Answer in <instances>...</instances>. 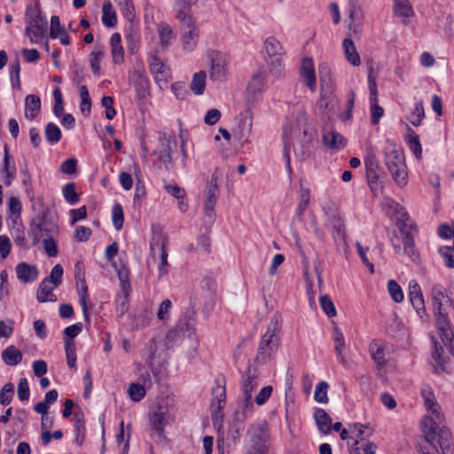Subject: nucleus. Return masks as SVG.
Returning <instances> with one entry per match:
<instances>
[{"label": "nucleus", "mask_w": 454, "mask_h": 454, "mask_svg": "<svg viewBox=\"0 0 454 454\" xmlns=\"http://www.w3.org/2000/svg\"><path fill=\"white\" fill-rule=\"evenodd\" d=\"M420 430L426 443L436 453L440 452V448L442 454H454V440L448 427L439 426L431 417H425L420 422Z\"/></svg>", "instance_id": "f257e3e1"}, {"label": "nucleus", "mask_w": 454, "mask_h": 454, "mask_svg": "<svg viewBox=\"0 0 454 454\" xmlns=\"http://www.w3.org/2000/svg\"><path fill=\"white\" fill-rule=\"evenodd\" d=\"M383 154L385 165L395 183L399 187H404L408 184V170L403 149L393 140L387 139Z\"/></svg>", "instance_id": "f03ea898"}, {"label": "nucleus", "mask_w": 454, "mask_h": 454, "mask_svg": "<svg viewBox=\"0 0 454 454\" xmlns=\"http://www.w3.org/2000/svg\"><path fill=\"white\" fill-rule=\"evenodd\" d=\"M279 329V317L278 315H274L270 319L267 331L261 338L256 356V360L258 362L265 364L278 350L280 340L277 333Z\"/></svg>", "instance_id": "7ed1b4c3"}, {"label": "nucleus", "mask_w": 454, "mask_h": 454, "mask_svg": "<svg viewBox=\"0 0 454 454\" xmlns=\"http://www.w3.org/2000/svg\"><path fill=\"white\" fill-rule=\"evenodd\" d=\"M176 19L182 23L181 44L182 49L185 52L193 51L199 42L200 29L192 17L188 15L184 11H178Z\"/></svg>", "instance_id": "20e7f679"}, {"label": "nucleus", "mask_w": 454, "mask_h": 454, "mask_svg": "<svg viewBox=\"0 0 454 454\" xmlns=\"http://www.w3.org/2000/svg\"><path fill=\"white\" fill-rule=\"evenodd\" d=\"M59 231L58 223L49 216V210H43L32 219L28 236L34 245L37 244L43 236H54Z\"/></svg>", "instance_id": "39448f33"}, {"label": "nucleus", "mask_w": 454, "mask_h": 454, "mask_svg": "<svg viewBox=\"0 0 454 454\" xmlns=\"http://www.w3.org/2000/svg\"><path fill=\"white\" fill-rule=\"evenodd\" d=\"M258 385V373L256 370L254 368L248 367L242 375L241 382L242 401L240 403V407L245 416L251 412L254 408L252 393Z\"/></svg>", "instance_id": "423d86ee"}, {"label": "nucleus", "mask_w": 454, "mask_h": 454, "mask_svg": "<svg viewBox=\"0 0 454 454\" xmlns=\"http://www.w3.org/2000/svg\"><path fill=\"white\" fill-rule=\"evenodd\" d=\"M345 12L347 14L345 24L348 29V35L355 39H359L364 29V16L361 6L358 4V0H348Z\"/></svg>", "instance_id": "0eeeda50"}, {"label": "nucleus", "mask_w": 454, "mask_h": 454, "mask_svg": "<svg viewBox=\"0 0 454 454\" xmlns=\"http://www.w3.org/2000/svg\"><path fill=\"white\" fill-rule=\"evenodd\" d=\"M218 175L217 169L212 174L211 179L208 181L205 189V200H204V223L211 226L215 219V205L218 199Z\"/></svg>", "instance_id": "6e6552de"}, {"label": "nucleus", "mask_w": 454, "mask_h": 454, "mask_svg": "<svg viewBox=\"0 0 454 454\" xmlns=\"http://www.w3.org/2000/svg\"><path fill=\"white\" fill-rule=\"evenodd\" d=\"M395 221H396V224L401 233L403 235V253L409 255L411 261L416 262L419 258V255L415 249V243L413 239L414 225L412 221L409 217L407 212L405 213V216H398V218H396Z\"/></svg>", "instance_id": "1a4fd4ad"}, {"label": "nucleus", "mask_w": 454, "mask_h": 454, "mask_svg": "<svg viewBox=\"0 0 454 454\" xmlns=\"http://www.w3.org/2000/svg\"><path fill=\"white\" fill-rule=\"evenodd\" d=\"M264 49L268 55L266 61L269 65L270 72L276 76H280L283 69V50L281 43L275 37L270 36L264 42Z\"/></svg>", "instance_id": "9d476101"}, {"label": "nucleus", "mask_w": 454, "mask_h": 454, "mask_svg": "<svg viewBox=\"0 0 454 454\" xmlns=\"http://www.w3.org/2000/svg\"><path fill=\"white\" fill-rule=\"evenodd\" d=\"M207 58L210 61L209 78L212 81L222 82L226 79L229 59L226 53L219 51H209Z\"/></svg>", "instance_id": "9b49d317"}, {"label": "nucleus", "mask_w": 454, "mask_h": 454, "mask_svg": "<svg viewBox=\"0 0 454 454\" xmlns=\"http://www.w3.org/2000/svg\"><path fill=\"white\" fill-rule=\"evenodd\" d=\"M249 446L270 448V431L266 422L252 424L247 429Z\"/></svg>", "instance_id": "f8f14e48"}, {"label": "nucleus", "mask_w": 454, "mask_h": 454, "mask_svg": "<svg viewBox=\"0 0 454 454\" xmlns=\"http://www.w3.org/2000/svg\"><path fill=\"white\" fill-rule=\"evenodd\" d=\"M171 420V416L168 412L167 405L159 403L149 413L150 426L154 430L160 438L163 437L164 428Z\"/></svg>", "instance_id": "ddd939ff"}, {"label": "nucleus", "mask_w": 454, "mask_h": 454, "mask_svg": "<svg viewBox=\"0 0 454 454\" xmlns=\"http://www.w3.org/2000/svg\"><path fill=\"white\" fill-rule=\"evenodd\" d=\"M372 73V68H371L368 74V83L370 91L371 121L373 125H376L382 117L384 109L378 104V87L376 78L373 76Z\"/></svg>", "instance_id": "4468645a"}, {"label": "nucleus", "mask_w": 454, "mask_h": 454, "mask_svg": "<svg viewBox=\"0 0 454 454\" xmlns=\"http://www.w3.org/2000/svg\"><path fill=\"white\" fill-rule=\"evenodd\" d=\"M226 392L224 383L221 384L219 380H215V387L212 389L211 416L213 419H218L223 417L222 410L225 405Z\"/></svg>", "instance_id": "2eb2a0df"}, {"label": "nucleus", "mask_w": 454, "mask_h": 454, "mask_svg": "<svg viewBox=\"0 0 454 454\" xmlns=\"http://www.w3.org/2000/svg\"><path fill=\"white\" fill-rule=\"evenodd\" d=\"M409 296L413 308L422 318L427 315L424 297L419 283L412 279L409 282Z\"/></svg>", "instance_id": "dca6fc26"}, {"label": "nucleus", "mask_w": 454, "mask_h": 454, "mask_svg": "<svg viewBox=\"0 0 454 454\" xmlns=\"http://www.w3.org/2000/svg\"><path fill=\"white\" fill-rule=\"evenodd\" d=\"M149 67L154 80L159 83L160 87L167 84L169 76V70L165 64L155 55L149 58Z\"/></svg>", "instance_id": "f3484780"}, {"label": "nucleus", "mask_w": 454, "mask_h": 454, "mask_svg": "<svg viewBox=\"0 0 454 454\" xmlns=\"http://www.w3.org/2000/svg\"><path fill=\"white\" fill-rule=\"evenodd\" d=\"M266 86V76L262 73H257L253 75L248 82L247 92L249 101H254L262 95Z\"/></svg>", "instance_id": "a211bd4d"}, {"label": "nucleus", "mask_w": 454, "mask_h": 454, "mask_svg": "<svg viewBox=\"0 0 454 454\" xmlns=\"http://www.w3.org/2000/svg\"><path fill=\"white\" fill-rule=\"evenodd\" d=\"M364 160L368 179H378L380 167L376 156L375 149L372 145L367 146Z\"/></svg>", "instance_id": "6ab92c4d"}, {"label": "nucleus", "mask_w": 454, "mask_h": 454, "mask_svg": "<svg viewBox=\"0 0 454 454\" xmlns=\"http://www.w3.org/2000/svg\"><path fill=\"white\" fill-rule=\"evenodd\" d=\"M15 271L18 279L22 283H33L39 275L37 267L27 262L18 263Z\"/></svg>", "instance_id": "aec40b11"}, {"label": "nucleus", "mask_w": 454, "mask_h": 454, "mask_svg": "<svg viewBox=\"0 0 454 454\" xmlns=\"http://www.w3.org/2000/svg\"><path fill=\"white\" fill-rule=\"evenodd\" d=\"M435 317V326L438 330L440 337L442 342H446L450 340V336H452V331L450 329V324L448 319L447 314L443 313L442 309L434 310Z\"/></svg>", "instance_id": "412c9836"}, {"label": "nucleus", "mask_w": 454, "mask_h": 454, "mask_svg": "<svg viewBox=\"0 0 454 454\" xmlns=\"http://www.w3.org/2000/svg\"><path fill=\"white\" fill-rule=\"evenodd\" d=\"M301 74L305 79L306 84L310 91L315 92L317 89V81L314 62L311 58L303 59L301 67Z\"/></svg>", "instance_id": "4be33fe9"}, {"label": "nucleus", "mask_w": 454, "mask_h": 454, "mask_svg": "<svg viewBox=\"0 0 454 454\" xmlns=\"http://www.w3.org/2000/svg\"><path fill=\"white\" fill-rule=\"evenodd\" d=\"M157 34L159 43L162 49L169 47L176 36L171 26L165 22H160L157 25Z\"/></svg>", "instance_id": "5701e85b"}, {"label": "nucleus", "mask_w": 454, "mask_h": 454, "mask_svg": "<svg viewBox=\"0 0 454 454\" xmlns=\"http://www.w3.org/2000/svg\"><path fill=\"white\" fill-rule=\"evenodd\" d=\"M354 37L349 35L343 40L342 48L346 60L354 67H358L361 64V59L357 52L356 47L354 43Z\"/></svg>", "instance_id": "b1692460"}, {"label": "nucleus", "mask_w": 454, "mask_h": 454, "mask_svg": "<svg viewBox=\"0 0 454 454\" xmlns=\"http://www.w3.org/2000/svg\"><path fill=\"white\" fill-rule=\"evenodd\" d=\"M54 284H51L50 281L43 279L39 284L36 299L39 302H55L57 301V296L52 293V291L57 288Z\"/></svg>", "instance_id": "393cba45"}, {"label": "nucleus", "mask_w": 454, "mask_h": 454, "mask_svg": "<svg viewBox=\"0 0 454 454\" xmlns=\"http://www.w3.org/2000/svg\"><path fill=\"white\" fill-rule=\"evenodd\" d=\"M442 347L438 342L434 341V349L432 351L431 357L433 372L435 374H441L445 372V365L448 363V358L442 356Z\"/></svg>", "instance_id": "a878e982"}, {"label": "nucleus", "mask_w": 454, "mask_h": 454, "mask_svg": "<svg viewBox=\"0 0 454 454\" xmlns=\"http://www.w3.org/2000/svg\"><path fill=\"white\" fill-rule=\"evenodd\" d=\"M323 143L325 146L333 150H341L347 145V140L337 131H328L323 136Z\"/></svg>", "instance_id": "bb28decb"}, {"label": "nucleus", "mask_w": 454, "mask_h": 454, "mask_svg": "<svg viewBox=\"0 0 454 454\" xmlns=\"http://www.w3.org/2000/svg\"><path fill=\"white\" fill-rule=\"evenodd\" d=\"M120 280L122 286V293L118 294L116 297V313L118 317H122L129 309V292L127 286H129V283H126L121 274L120 273Z\"/></svg>", "instance_id": "cd10ccee"}, {"label": "nucleus", "mask_w": 454, "mask_h": 454, "mask_svg": "<svg viewBox=\"0 0 454 454\" xmlns=\"http://www.w3.org/2000/svg\"><path fill=\"white\" fill-rule=\"evenodd\" d=\"M110 44L114 63L121 64L124 61V50L121 45V37L119 33L112 35Z\"/></svg>", "instance_id": "c85d7f7f"}, {"label": "nucleus", "mask_w": 454, "mask_h": 454, "mask_svg": "<svg viewBox=\"0 0 454 454\" xmlns=\"http://www.w3.org/2000/svg\"><path fill=\"white\" fill-rule=\"evenodd\" d=\"M382 207L386 214L395 220L398 216H405L406 211L401 205L393 199L387 197L383 199Z\"/></svg>", "instance_id": "c756f323"}, {"label": "nucleus", "mask_w": 454, "mask_h": 454, "mask_svg": "<svg viewBox=\"0 0 454 454\" xmlns=\"http://www.w3.org/2000/svg\"><path fill=\"white\" fill-rule=\"evenodd\" d=\"M333 340L334 342V349L336 352L337 359L340 364H345L347 363V359L344 356L346 343L344 335L338 327L333 329Z\"/></svg>", "instance_id": "7c9ffc66"}, {"label": "nucleus", "mask_w": 454, "mask_h": 454, "mask_svg": "<svg viewBox=\"0 0 454 454\" xmlns=\"http://www.w3.org/2000/svg\"><path fill=\"white\" fill-rule=\"evenodd\" d=\"M41 109V99L35 95H27L25 98V116L28 120L35 119Z\"/></svg>", "instance_id": "2f4dec72"}, {"label": "nucleus", "mask_w": 454, "mask_h": 454, "mask_svg": "<svg viewBox=\"0 0 454 454\" xmlns=\"http://www.w3.org/2000/svg\"><path fill=\"white\" fill-rule=\"evenodd\" d=\"M393 12L395 16L404 20L414 16V11L409 0H393Z\"/></svg>", "instance_id": "473e14b6"}, {"label": "nucleus", "mask_w": 454, "mask_h": 454, "mask_svg": "<svg viewBox=\"0 0 454 454\" xmlns=\"http://www.w3.org/2000/svg\"><path fill=\"white\" fill-rule=\"evenodd\" d=\"M314 418L321 433L327 434L331 432L332 419L324 409H317L314 412Z\"/></svg>", "instance_id": "72a5a7b5"}, {"label": "nucleus", "mask_w": 454, "mask_h": 454, "mask_svg": "<svg viewBox=\"0 0 454 454\" xmlns=\"http://www.w3.org/2000/svg\"><path fill=\"white\" fill-rule=\"evenodd\" d=\"M449 297L447 290L444 286L441 284H435L431 288V300L433 305V310L442 309V301L444 298Z\"/></svg>", "instance_id": "f704fd0d"}, {"label": "nucleus", "mask_w": 454, "mask_h": 454, "mask_svg": "<svg viewBox=\"0 0 454 454\" xmlns=\"http://www.w3.org/2000/svg\"><path fill=\"white\" fill-rule=\"evenodd\" d=\"M3 361L9 366H15L22 360V353L14 345L8 346L2 352Z\"/></svg>", "instance_id": "c9c22d12"}, {"label": "nucleus", "mask_w": 454, "mask_h": 454, "mask_svg": "<svg viewBox=\"0 0 454 454\" xmlns=\"http://www.w3.org/2000/svg\"><path fill=\"white\" fill-rule=\"evenodd\" d=\"M300 196L297 207L295 209V215L301 218L304 211L308 208L310 203V191L309 188L304 187L301 184H300Z\"/></svg>", "instance_id": "e433bc0d"}, {"label": "nucleus", "mask_w": 454, "mask_h": 454, "mask_svg": "<svg viewBox=\"0 0 454 454\" xmlns=\"http://www.w3.org/2000/svg\"><path fill=\"white\" fill-rule=\"evenodd\" d=\"M155 247H159L160 251V264L158 266L159 278L165 276L168 271V253L165 248L164 241L160 243L154 244L153 241L151 242V251H154Z\"/></svg>", "instance_id": "4c0bfd02"}, {"label": "nucleus", "mask_w": 454, "mask_h": 454, "mask_svg": "<svg viewBox=\"0 0 454 454\" xmlns=\"http://www.w3.org/2000/svg\"><path fill=\"white\" fill-rule=\"evenodd\" d=\"M47 25H30L26 27V35L32 43H39L44 38Z\"/></svg>", "instance_id": "58836bf2"}, {"label": "nucleus", "mask_w": 454, "mask_h": 454, "mask_svg": "<svg viewBox=\"0 0 454 454\" xmlns=\"http://www.w3.org/2000/svg\"><path fill=\"white\" fill-rule=\"evenodd\" d=\"M102 12L103 24L107 27H114L117 23V16L110 1H106L103 4Z\"/></svg>", "instance_id": "ea45409f"}, {"label": "nucleus", "mask_w": 454, "mask_h": 454, "mask_svg": "<svg viewBox=\"0 0 454 454\" xmlns=\"http://www.w3.org/2000/svg\"><path fill=\"white\" fill-rule=\"evenodd\" d=\"M369 351L372 358L379 366L385 364V351L380 341L372 340L369 346Z\"/></svg>", "instance_id": "a19ab883"}, {"label": "nucleus", "mask_w": 454, "mask_h": 454, "mask_svg": "<svg viewBox=\"0 0 454 454\" xmlns=\"http://www.w3.org/2000/svg\"><path fill=\"white\" fill-rule=\"evenodd\" d=\"M27 26L30 25H47V20L42 17L39 9L33 6H27L26 10Z\"/></svg>", "instance_id": "79ce46f5"}, {"label": "nucleus", "mask_w": 454, "mask_h": 454, "mask_svg": "<svg viewBox=\"0 0 454 454\" xmlns=\"http://www.w3.org/2000/svg\"><path fill=\"white\" fill-rule=\"evenodd\" d=\"M206 72L200 71L195 73L191 82V90L196 95H202L206 86Z\"/></svg>", "instance_id": "37998d69"}, {"label": "nucleus", "mask_w": 454, "mask_h": 454, "mask_svg": "<svg viewBox=\"0 0 454 454\" xmlns=\"http://www.w3.org/2000/svg\"><path fill=\"white\" fill-rule=\"evenodd\" d=\"M81 97L80 110L83 116H89L91 109V99L89 90L85 85H82L79 89Z\"/></svg>", "instance_id": "c03bdc74"}, {"label": "nucleus", "mask_w": 454, "mask_h": 454, "mask_svg": "<svg viewBox=\"0 0 454 454\" xmlns=\"http://www.w3.org/2000/svg\"><path fill=\"white\" fill-rule=\"evenodd\" d=\"M422 396L427 409L428 411H431L433 414H436V417L438 418L439 405L435 401V397L433 391L430 388H424L422 389Z\"/></svg>", "instance_id": "a18cd8bd"}, {"label": "nucleus", "mask_w": 454, "mask_h": 454, "mask_svg": "<svg viewBox=\"0 0 454 454\" xmlns=\"http://www.w3.org/2000/svg\"><path fill=\"white\" fill-rule=\"evenodd\" d=\"M64 346L67 365L70 368H74L76 363V348L74 340H65Z\"/></svg>", "instance_id": "49530a36"}, {"label": "nucleus", "mask_w": 454, "mask_h": 454, "mask_svg": "<svg viewBox=\"0 0 454 454\" xmlns=\"http://www.w3.org/2000/svg\"><path fill=\"white\" fill-rule=\"evenodd\" d=\"M123 17L131 21L135 18V8L131 0H114Z\"/></svg>", "instance_id": "de8ad7c7"}, {"label": "nucleus", "mask_w": 454, "mask_h": 454, "mask_svg": "<svg viewBox=\"0 0 454 454\" xmlns=\"http://www.w3.org/2000/svg\"><path fill=\"white\" fill-rule=\"evenodd\" d=\"M424 116L425 112L423 102L419 100L415 104L412 112L408 117V120L413 126H419L421 123V121L424 118Z\"/></svg>", "instance_id": "09e8293b"}, {"label": "nucleus", "mask_w": 454, "mask_h": 454, "mask_svg": "<svg viewBox=\"0 0 454 454\" xmlns=\"http://www.w3.org/2000/svg\"><path fill=\"white\" fill-rule=\"evenodd\" d=\"M318 75H319V81L322 88L331 87L332 83V77H331V68L328 67L327 64L322 63L318 66Z\"/></svg>", "instance_id": "8fccbe9b"}, {"label": "nucleus", "mask_w": 454, "mask_h": 454, "mask_svg": "<svg viewBox=\"0 0 454 454\" xmlns=\"http://www.w3.org/2000/svg\"><path fill=\"white\" fill-rule=\"evenodd\" d=\"M45 137L48 142L58 143L61 139V131L56 124L50 122L45 127Z\"/></svg>", "instance_id": "3c124183"}, {"label": "nucleus", "mask_w": 454, "mask_h": 454, "mask_svg": "<svg viewBox=\"0 0 454 454\" xmlns=\"http://www.w3.org/2000/svg\"><path fill=\"white\" fill-rule=\"evenodd\" d=\"M329 385L325 381H321L316 386L314 398L317 403H326L328 402V391Z\"/></svg>", "instance_id": "603ef678"}, {"label": "nucleus", "mask_w": 454, "mask_h": 454, "mask_svg": "<svg viewBox=\"0 0 454 454\" xmlns=\"http://www.w3.org/2000/svg\"><path fill=\"white\" fill-rule=\"evenodd\" d=\"M319 304L324 312L329 317H333L336 316V309L333 300L328 295H322L319 298Z\"/></svg>", "instance_id": "864d4df0"}, {"label": "nucleus", "mask_w": 454, "mask_h": 454, "mask_svg": "<svg viewBox=\"0 0 454 454\" xmlns=\"http://www.w3.org/2000/svg\"><path fill=\"white\" fill-rule=\"evenodd\" d=\"M116 442L118 445L124 443L122 448V454L127 453L129 446V432L125 431L123 421H121L119 426V433L116 435Z\"/></svg>", "instance_id": "5fc2aeb1"}, {"label": "nucleus", "mask_w": 454, "mask_h": 454, "mask_svg": "<svg viewBox=\"0 0 454 454\" xmlns=\"http://www.w3.org/2000/svg\"><path fill=\"white\" fill-rule=\"evenodd\" d=\"M387 291L395 302H401L403 301V293L401 286L395 280H389L387 282Z\"/></svg>", "instance_id": "6e6d98bb"}, {"label": "nucleus", "mask_w": 454, "mask_h": 454, "mask_svg": "<svg viewBox=\"0 0 454 454\" xmlns=\"http://www.w3.org/2000/svg\"><path fill=\"white\" fill-rule=\"evenodd\" d=\"M79 294V302L82 309V313L86 321H89V311L87 301L89 300L88 287L84 283H82L81 289L78 292Z\"/></svg>", "instance_id": "4d7b16f0"}, {"label": "nucleus", "mask_w": 454, "mask_h": 454, "mask_svg": "<svg viewBox=\"0 0 454 454\" xmlns=\"http://www.w3.org/2000/svg\"><path fill=\"white\" fill-rule=\"evenodd\" d=\"M128 393L131 400L140 402L145 395V389L141 384L132 383L128 388Z\"/></svg>", "instance_id": "13d9d810"}, {"label": "nucleus", "mask_w": 454, "mask_h": 454, "mask_svg": "<svg viewBox=\"0 0 454 454\" xmlns=\"http://www.w3.org/2000/svg\"><path fill=\"white\" fill-rule=\"evenodd\" d=\"M439 254L444 259L445 265L448 268H454V240L452 247H441L438 249Z\"/></svg>", "instance_id": "bf43d9fd"}, {"label": "nucleus", "mask_w": 454, "mask_h": 454, "mask_svg": "<svg viewBox=\"0 0 454 454\" xmlns=\"http://www.w3.org/2000/svg\"><path fill=\"white\" fill-rule=\"evenodd\" d=\"M63 196L70 205H74L75 203L78 202L79 196L75 192L74 183H68L64 186Z\"/></svg>", "instance_id": "052dcab7"}, {"label": "nucleus", "mask_w": 454, "mask_h": 454, "mask_svg": "<svg viewBox=\"0 0 454 454\" xmlns=\"http://www.w3.org/2000/svg\"><path fill=\"white\" fill-rule=\"evenodd\" d=\"M64 270L60 264H56L50 273V275L43 279L50 281L51 284H54L55 286H59L62 283Z\"/></svg>", "instance_id": "680f3d73"}, {"label": "nucleus", "mask_w": 454, "mask_h": 454, "mask_svg": "<svg viewBox=\"0 0 454 454\" xmlns=\"http://www.w3.org/2000/svg\"><path fill=\"white\" fill-rule=\"evenodd\" d=\"M104 58V51L101 50L93 51L90 53V68L94 74L98 75L100 74V61Z\"/></svg>", "instance_id": "e2e57ef3"}, {"label": "nucleus", "mask_w": 454, "mask_h": 454, "mask_svg": "<svg viewBox=\"0 0 454 454\" xmlns=\"http://www.w3.org/2000/svg\"><path fill=\"white\" fill-rule=\"evenodd\" d=\"M14 395V386L12 383L5 384L0 391V403L2 405H8Z\"/></svg>", "instance_id": "0e129e2a"}, {"label": "nucleus", "mask_w": 454, "mask_h": 454, "mask_svg": "<svg viewBox=\"0 0 454 454\" xmlns=\"http://www.w3.org/2000/svg\"><path fill=\"white\" fill-rule=\"evenodd\" d=\"M112 220L116 230H121L124 223L122 207L120 204L114 205L112 211Z\"/></svg>", "instance_id": "69168bd1"}, {"label": "nucleus", "mask_w": 454, "mask_h": 454, "mask_svg": "<svg viewBox=\"0 0 454 454\" xmlns=\"http://www.w3.org/2000/svg\"><path fill=\"white\" fill-rule=\"evenodd\" d=\"M182 339V334L177 328L170 329L165 338V346L167 348H171L176 343L179 342Z\"/></svg>", "instance_id": "338daca9"}, {"label": "nucleus", "mask_w": 454, "mask_h": 454, "mask_svg": "<svg viewBox=\"0 0 454 454\" xmlns=\"http://www.w3.org/2000/svg\"><path fill=\"white\" fill-rule=\"evenodd\" d=\"M30 396L29 386L27 380L22 378L18 384V397L21 402L27 401Z\"/></svg>", "instance_id": "774afa93"}]
</instances>
